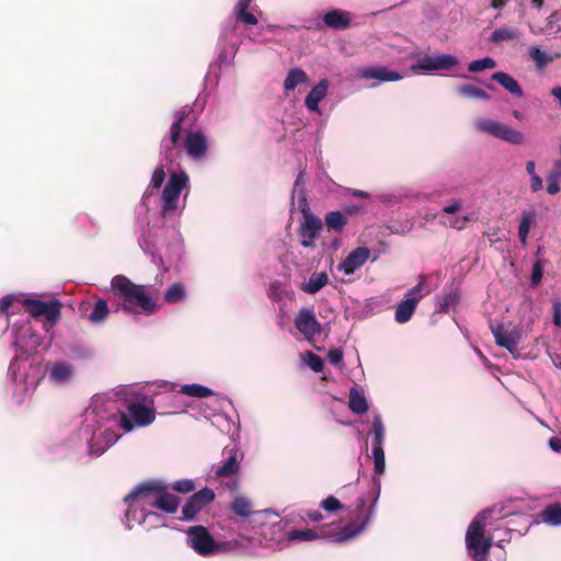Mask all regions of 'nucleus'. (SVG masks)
<instances>
[{
    "instance_id": "1",
    "label": "nucleus",
    "mask_w": 561,
    "mask_h": 561,
    "mask_svg": "<svg viewBox=\"0 0 561 561\" xmlns=\"http://www.w3.org/2000/svg\"><path fill=\"white\" fill-rule=\"evenodd\" d=\"M130 391V388H123L116 392V396H125V403L108 393L92 397L79 430V436L88 445L89 456H102L118 440L122 430L128 433L156 420L153 400L146 396L127 399Z\"/></svg>"
},
{
    "instance_id": "2",
    "label": "nucleus",
    "mask_w": 561,
    "mask_h": 561,
    "mask_svg": "<svg viewBox=\"0 0 561 561\" xmlns=\"http://www.w3.org/2000/svg\"><path fill=\"white\" fill-rule=\"evenodd\" d=\"M39 345L41 337L28 320L18 321L12 325L11 346L15 351V356L10 362L8 376L13 396L19 403H22L36 387V378L30 375L32 364L28 358L37 352Z\"/></svg>"
},
{
    "instance_id": "3",
    "label": "nucleus",
    "mask_w": 561,
    "mask_h": 561,
    "mask_svg": "<svg viewBox=\"0 0 561 561\" xmlns=\"http://www.w3.org/2000/svg\"><path fill=\"white\" fill-rule=\"evenodd\" d=\"M111 291L117 306L127 316L138 321L140 317H149L157 311L158 305L147 286L133 283L125 275H116L111 280Z\"/></svg>"
},
{
    "instance_id": "4",
    "label": "nucleus",
    "mask_w": 561,
    "mask_h": 561,
    "mask_svg": "<svg viewBox=\"0 0 561 561\" xmlns=\"http://www.w3.org/2000/svg\"><path fill=\"white\" fill-rule=\"evenodd\" d=\"M167 483L162 479H150L135 485L129 493L124 496L126 512L123 523L126 526H135L149 524L151 526H165L163 515L159 512L147 510L145 507L134 506V502L138 499H150L158 496L164 492Z\"/></svg>"
},
{
    "instance_id": "5",
    "label": "nucleus",
    "mask_w": 561,
    "mask_h": 561,
    "mask_svg": "<svg viewBox=\"0 0 561 561\" xmlns=\"http://www.w3.org/2000/svg\"><path fill=\"white\" fill-rule=\"evenodd\" d=\"M190 178L183 170L171 172L160 197V215L164 219L179 217L185 208Z\"/></svg>"
},
{
    "instance_id": "6",
    "label": "nucleus",
    "mask_w": 561,
    "mask_h": 561,
    "mask_svg": "<svg viewBox=\"0 0 561 561\" xmlns=\"http://www.w3.org/2000/svg\"><path fill=\"white\" fill-rule=\"evenodd\" d=\"M371 439V458L374 460V482L380 488L379 477L385 473L386 460H385V439L386 428L382 419L379 414H375L373 417L371 427L368 433Z\"/></svg>"
},
{
    "instance_id": "7",
    "label": "nucleus",
    "mask_w": 561,
    "mask_h": 561,
    "mask_svg": "<svg viewBox=\"0 0 561 561\" xmlns=\"http://www.w3.org/2000/svg\"><path fill=\"white\" fill-rule=\"evenodd\" d=\"M187 541L190 547L201 556H209L220 550H230L239 546L237 540L227 542L216 541L208 533V528H188Z\"/></svg>"
},
{
    "instance_id": "8",
    "label": "nucleus",
    "mask_w": 561,
    "mask_h": 561,
    "mask_svg": "<svg viewBox=\"0 0 561 561\" xmlns=\"http://www.w3.org/2000/svg\"><path fill=\"white\" fill-rule=\"evenodd\" d=\"M19 298L15 304H21L25 310L35 319L43 318L47 323L55 324L60 319L61 304L57 299L43 301L26 297L24 294H16Z\"/></svg>"
},
{
    "instance_id": "9",
    "label": "nucleus",
    "mask_w": 561,
    "mask_h": 561,
    "mask_svg": "<svg viewBox=\"0 0 561 561\" xmlns=\"http://www.w3.org/2000/svg\"><path fill=\"white\" fill-rule=\"evenodd\" d=\"M302 528L294 529L289 535V540H312L318 537L327 538L332 542H344L356 537L364 528Z\"/></svg>"
},
{
    "instance_id": "10",
    "label": "nucleus",
    "mask_w": 561,
    "mask_h": 561,
    "mask_svg": "<svg viewBox=\"0 0 561 561\" xmlns=\"http://www.w3.org/2000/svg\"><path fill=\"white\" fill-rule=\"evenodd\" d=\"M473 126L477 131L493 136L511 145L517 146L525 142V136L522 131L495 119L479 118Z\"/></svg>"
},
{
    "instance_id": "11",
    "label": "nucleus",
    "mask_w": 561,
    "mask_h": 561,
    "mask_svg": "<svg viewBox=\"0 0 561 561\" xmlns=\"http://www.w3.org/2000/svg\"><path fill=\"white\" fill-rule=\"evenodd\" d=\"M473 126L477 131L493 136L511 145L517 146L525 142V136L522 131L495 119L479 118Z\"/></svg>"
},
{
    "instance_id": "12",
    "label": "nucleus",
    "mask_w": 561,
    "mask_h": 561,
    "mask_svg": "<svg viewBox=\"0 0 561 561\" xmlns=\"http://www.w3.org/2000/svg\"><path fill=\"white\" fill-rule=\"evenodd\" d=\"M518 499L508 497L479 512L468 526H485L499 518L519 513Z\"/></svg>"
},
{
    "instance_id": "13",
    "label": "nucleus",
    "mask_w": 561,
    "mask_h": 561,
    "mask_svg": "<svg viewBox=\"0 0 561 561\" xmlns=\"http://www.w3.org/2000/svg\"><path fill=\"white\" fill-rule=\"evenodd\" d=\"M215 500V492L210 488H202L194 492L182 505L181 516L178 518L182 523H192L197 516Z\"/></svg>"
},
{
    "instance_id": "14",
    "label": "nucleus",
    "mask_w": 561,
    "mask_h": 561,
    "mask_svg": "<svg viewBox=\"0 0 561 561\" xmlns=\"http://www.w3.org/2000/svg\"><path fill=\"white\" fill-rule=\"evenodd\" d=\"M459 66V59L450 54L426 55L411 66L416 73H433L440 70H453Z\"/></svg>"
},
{
    "instance_id": "15",
    "label": "nucleus",
    "mask_w": 561,
    "mask_h": 561,
    "mask_svg": "<svg viewBox=\"0 0 561 561\" xmlns=\"http://www.w3.org/2000/svg\"><path fill=\"white\" fill-rule=\"evenodd\" d=\"M467 548L474 561H486L492 537L484 535V528H469L466 535Z\"/></svg>"
},
{
    "instance_id": "16",
    "label": "nucleus",
    "mask_w": 561,
    "mask_h": 561,
    "mask_svg": "<svg viewBox=\"0 0 561 561\" xmlns=\"http://www.w3.org/2000/svg\"><path fill=\"white\" fill-rule=\"evenodd\" d=\"M225 453L227 454V458L222 461V463L211 468L209 472V479H228L227 486L232 489L237 485L236 476L240 467V461L238 459V453L234 448L225 449Z\"/></svg>"
},
{
    "instance_id": "17",
    "label": "nucleus",
    "mask_w": 561,
    "mask_h": 561,
    "mask_svg": "<svg viewBox=\"0 0 561 561\" xmlns=\"http://www.w3.org/2000/svg\"><path fill=\"white\" fill-rule=\"evenodd\" d=\"M295 327L308 342L314 341L322 330L311 308H301L298 311L295 318Z\"/></svg>"
},
{
    "instance_id": "18",
    "label": "nucleus",
    "mask_w": 561,
    "mask_h": 561,
    "mask_svg": "<svg viewBox=\"0 0 561 561\" xmlns=\"http://www.w3.org/2000/svg\"><path fill=\"white\" fill-rule=\"evenodd\" d=\"M355 77L363 80H375L376 82L373 83L371 87H375L380 82L398 81L403 78L401 73L389 70L383 66L359 67L355 71Z\"/></svg>"
},
{
    "instance_id": "19",
    "label": "nucleus",
    "mask_w": 561,
    "mask_h": 561,
    "mask_svg": "<svg viewBox=\"0 0 561 561\" xmlns=\"http://www.w3.org/2000/svg\"><path fill=\"white\" fill-rule=\"evenodd\" d=\"M184 148L187 156L193 161H202L208 152L206 135L202 130H193L187 133L184 138Z\"/></svg>"
},
{
    "instance_id": "20",
    "label": "nucleus",
    "mask_w": 561,
    "mask_h": 561,
    "mask_svg": "<svg viewBox=\"0 0 561 561\" xmlns=\"http://www.w3.org/2000/svg\"><path fill=\"white\" fill-rule=\"evenodd\" d=\"M323 225L319 217L316 215H308L297 229L299 242L304 248H312L318 238Z\"/></svg>"
},
{
    "instance_id": "21",
    "label": "nucleus",
    "mask_w": 561,
    "mask_h": 561,
    "mask_svg": "<svg viewBox=\"0 0 561 561\" xmlns=\"http://www.w3.org/2000/svg\"><path fill=\"white\" fill-rule=\"evenodd\" d=\"M492 333L499 346L504 347L511 354L518 352V344L522 340V331L519 328L514 327L513 329L508 330L504 324H500L495 328H492Z\"/></svg>"
},
{
    "instance_id": "22",
    "label": "nucleus",
    "mask_w": 561,
    "mask_h": 561,
    "mask_svg": "<svg viewBox=\"0 0 561 561\" xmlns=\"http://www.w3.org/2000/svg\"><path fill=\"white\" fill-rule=\"evenodd\" d=\"M369 256L370 250L368 248L358 247L339 264L337 270L345 275H352L368 261Z\"/></svg>"
},
{
    "instance_id": "23",
    "label": "nucleus",
    "mask_w": 561,
    "mask_h": 561,
    "mask_svg": "<svg viewBox=\"0 0 561 561\" xmlns=\"http://www.w3.org/2000/svg\"><path fill=\"white\" fill-rule=\"evenodd\" d=\"M73 375V366L68 362H56L46 369V377L54 385L67 383Z\"/></svg>"
},
{
    "instance_id": "24",
    "label": "nucleus",
    "mask_w": 561,
    "mask_h": 561,
    "mask_svg": "<svg viewBox=\"0 0 561 561\" xmlns=\"http://www.w3.org/2000/svg\"><path fill=\"white\" fill-rule=\"evenodd\" d=\"M323 515L319 510H307V508H296L288 512L283 522L286 525L289 524H309V523H320L323 520Z\"/></svg>"
},
{
    "instance_id": "25",
    "label": "nucleus",
    "mask_w": 561,
    "mask_h": 561,
    "mask_svg": "<svg viewBox=\"0 0 561 561\" xmlns=\"http://www.w3.org/2000/svg\"><path fill=\"white\" fill-rule=\"evenodd\" d=\"M330 82L328 79H321L307 94L305 106L312 113L320 114L319 103L327 96Z\"/></svg>"
},
{
    "instance_id": "26",
    "label": "nucleus",
    "mask_w": 561,
    "mask_h": 561,
    "mask_svg": "<svg viewBox=\"0 0 561 561\" xmlns=\"http://www.w3.org/2000/svg\"><path fill=\"white\" fill-rule=\"evenodd\" d=\"M324 25L332 30H345L351 25L352 14L341 9H333L322 15Z\"/></svg>"
},
{
    "instance_id": "27",
    "label": "nucleus",
    "mask_w": 561,
    "mask_h": 561,
    "mask_svg": "<svg viewBox=\"0 0 561 561\" xmlns=\"http://www.w3.org/2000/svg\"><path fill=\"white\" fill-rule=\"evenodd\" d=\"M375 502L376 500L373 503H368L364 497H358L354 507L348 510L355 517V526H367L371 522Z\"/></svg>"
},
{
    "instance_id": "28",
    "label": "nucleus",
    "mask_w": 561,
    "mask_h": 561,
    "mask_svg": "<svg viewBox=\"0 0 561 561\" xmlns=\"http://www.w3.org/2000/svg\"><path fill=\"white\" fill-rule=\"evenodd\" d=\"M181 499L178 495L170 493V486L168 484L164 492H161L158 499L154 500L152 506L164 514L173 515L179 511Z\"/></svg>"
},
{
    "instance_id": "29",
    "label": "nucleus",
    "mask_w": 561,
    "mask_h": 561,
    "mask_svg": "<svg viewBox=\"0 0 561 561\" xmlns=\"http://www.w3.org/2000/svg\"><path fill=\"white\" fill-rule=\"evenodd\" d=\"M238 48L233 45H229L226 43H220L218 41L216 57L213 64L210 65V70H215L216 68L229 67L234 62V57Z\"/></svg>"
},
{
    "instance_id": "30",
    "label": "nucleus",
    "mask_w": 561,
    "mask_h": 561,
    "mask_svg": "<svg viewBox=\"0 0 561 561\" xmlns=\"http://www.w3.org/2000/svg\"><path fill=\"white\" fill-rule=\"evenodd\" d=\"M541 523L550 526H561V505L558 503L546 506L537 516L529 523V526L539 525Z\"/></svg>"
},
{
    "instance_id": "31",
    "label": "nucleus",
    "mask_w": 561,
    "mask_h": 561,
    "mask_svg": "<svg viewBox=\"0 0 561 561\" xmlns=\"http://www.w3.org/2000/svg\"><path fill=\"white\" fill-rule=\"evenodd\" d=\"M460 302V294L456 289H450L435 297V311L438 313H448L455 310Z\"/></svg>"
},
{
    "instance_id": "32",
    "label": "nucleus",
    "mask_w": 561,
    "mask_h": 561,
    "mask_svg": "<svg viewBox=\"0 0 561 561\" xmlns=\"http://www.w3.org/2000/svg\"><path fill=\"white\" fill-rule=\"evenodd\" d=\"M491 79L497 82L503 89L510 92L515 98H523L524 92L518 81L511 75L504 71H496L492 73Z\"/></svg>"
},
{
    "instance_id": "33",
    "label": "nucleus",
    "mask_w": 561,
    "mask_h": 561,
    "mask_svg": "<svg viewBox=\"0 0 561 561\" xmlns=\"http://www.w3.org/2000/svg\"><path fill=\"white\" fill-rule=\"evenodd\" d=\"M220 43H226L239 47L241 39L239 34V24L233 19H228L224 22L220 31L219 39Z\"/></svg>"
},
{
    "instance_id": "34",
    "label": "nucleus",
    "mask_w": 561,
    "mask_h": 561,
    "mask_svg": "<svg viewBox=\"0 0 561 561\" xmlns=\"http://www.w3.org/2000/svg\"><path fill=\"white\" fill-rule=\"evenodd\" d=\"M309 81L310 80L307 72L299 67H295L288 70L286 78L284 80L283 88L285 92H289L294 91L299 85L308 84Z\"/></svg>"
},
{
    "instance_id": "35",
    "label": "nucleus",
    "mask_w": 561,
    "mask_h": 561,
    "mask_svg": "<svg viewBox=\"0 0 561 561\" xmlns=\"http://www.w3.org/2000/svg\"><path fill=\"white\" fill-rule=\"evenodd\" d=\"M528 56L534 61L537 70L545 69L554 59L561 57L560 53L549 54L542 50L539 46H530L528 49Z\"/></svg>"
},
{
    "instance_id": "36",
    "label": "nucleus",
    "mask_w": 561,
    "mask_h": 561,
    "mask_svg": "<svg viewBox=\"0 0 561 561\" xmlns=\"http://www.w3.org/2000/svg\"><path fill=\"white\" fill-rule=\"evenodd\" d=\"M329 283V277L324 272L312 273L308 280L302 283L300 289L309 295H314L320 291Z\"/></svg>"
},
{
    "instance_id": "37",
    "label": "nucleus",
    "mask_w": 561,
    "mask_h": 561,
    "mask_svg": "<svg viewBox=\"0 0 561 561\" xmlns=\"http://www.w3.org/2000/svg\"><path fill=\"white\" fill-rule=\"evenodd\" d=\"M417 306V297H408L404 300H402L396 309L394 319L398 323H405L408 322Z\"/></svg>"
},
{
    "instance_id": "38",
    "label": "nucleus",
    "mask_w": 561,
    "mask_h": 561,
    "mask_svg": "<svg viewBox=\"0 0 561 561\" xmlns=\"http://www.w3.org/2000/svg\"><path fill=\"white\" fill-rule=\"evenodd\" d=\"M537 215L533 209L524 210L518 226V238L523 245L527 244L531 226L536 222Z\"/></svg>"
},
{
    "instance_id": "39",
    "label": "nucleus",
    "mask_w": 561,
    "mask_h": 561,
    "mask_svg": "<svg viewBox=\"0 0 561 561\" xmlns=\"http://www.w3.org/2000/svg\"><path fill=\"white\" fill-rule=\"evenodd\" d=\"M19 298L15 294H8L0 300V334L9 328V313L10 309L15 305Z\"/></svg>"
},
{
    "instance_id": "40",
    "label": "nucleus",
    "mask_w": 561,
    "mask_h": 561,
    "mask_svg": "<svg viewBox=\"0 0 561 561\" xmlns=\"http://www.w3.org/2000/svg\"><path fill=\"white\" fill-rule=\"evenodd\" d=\"M187 111L185 108L176 111L174 113V121L170 127V131L163 138L168 139L169 142L179 145L181 133L183 129V122L187 116Z\"/></svg>"
},
{
    "instance_id": "41",
    "label": "nucleus",
    "mask_w": 561,
    "mask_h": 561,
    "mask_svg": "<svg viewBox=\"0 0 561 561\" xmlns=\"http://www.w3.org/2000/svg\"><path fill=\"white\" fill-rule=\"evenodd\" d=\"M186 298V289L184 284L178 282L171 284L163 294L164 302L174 305L183 301Z\"/></svg>"
},
{
    "instance_id": "42",
    "label": "nucleus",
    "mask_w": 561,
    "mask_h": 561,
    "mask_svg": "<svg viewBox=\"0 0 561 561\" xmlns=\"http://www.w3.org/2000/svg\"><path fill=\"white\" fill-rule=\"evenodd\" d=\"M561 161H554L551 171L547 174V192L556 195L561 191Z\"/></svg>"
},
{
    "instance_id": "43",
    "label": "nucleus",
    "mask_w": 561,
    "mask_h": 561,
    "mask_svg": "<svg viewBox=\"0 0 561 561\" xmlns=\"http://www.w3.org/2000/svg\"><path fill=\"white\" fill-rule=\"evenodd\" d=\"M457 94L462 99L470 100H483L488 101L491 99L490 94L484 90L472 85V84H461L457 88Z\"/></svg>"
},
{
    "instance_id": "44",
    "label": "nucleus",
    "mask_w": 561,
    "mask_h": 561,
    "mask_svg": "<svg viewBox=\"0 0 561 561\" xmlns=\"http://www.w3.org/2000/svg\"><path fill=\"white\" fill-rule=\"evenodd\" d=\"M348 407L356 414H364L368 411L365 396L355 388H352L350 391Z\"/></svg>"
},
{
    "instance_id": "45",
    "label": "nucleus",
    "mask_w": 561,
    "mask_h": 561,
    "mask_svg": "<svg viewBox=\"0 0 561 561\" xmlns=\"http://www.w3.org/2000/svg\"><path fill=\"white\" fill-rule=\"evenodd\" d=\"M165 181V170H164V165L163 164H159L154 168L152 174H151V179H150V183H149V186L148 188L145 191L144 195H142V203L145 204L146 199L149 197L150 195V190H160L163 185Z\"/></svg>"
},
{
    "instance_id": "46",
    "label": "nucleus",
    "mask_w": 561,
    "mask_h": 561,
    "mask_svg": "<svg viewBox=\"0 0 561 561\" xmlns=\"http://www.w3.org/2000/svg\"><path fill=\"white\" fill-rule=\"evenodd\" d=\"M110 313V309L105 299L100 298L95 301L94 307L88 319L92 323H103Z\"/></svg>"
},
{
    "instance_id": "47",
    "label": "nucleus",
    "mask_w": 561,
    "mask_h": 561,
    "mask_svg": "<svg viewBox=\"0 0 561 561\" xmlns=\"http://www.w3.org/2000/svg\"><path fill=\"white\" fill-rule=\"evenodd\" d=\"M180 392L194 398H207L213 394L211 389L198 383L183 385Z\"/></svg>"
},
{
    "instance_id": "48",
    "label": "nucleus",
    "mask_w": 561,
    "mask_h": 561,
    "mask_svg": "<svg viewBox=\"0 0 561 561\" xmlns=\"http://www.w3.org/2000/svg\"><path fill=\"white\" fill-rule=\"evenodd\" d=\"M545 30L548 34L561 38V9L556 10L547 18Z\"/></svg>"
},
{
    "instance_id": "49",
    "label": "nucleus",
    "mask_w": 561,
    "mask_h": 561,
    "mask_svg": "<svg viewBox=\"0 0 561 561\" xmlns=\"http://www.w3.org/2000/svg\"><path fill=\"white\" fill-rule=\"evenodd\" d=\"M325 225L329 229L342 231L346 225V217L339 210L330 211L325 215Z\"/></svg>"
},
{
    "instance_id": "50",
    "label": "nucleus",
    "mask_w": 561,
    "mask_h": 561,
    "mask_svg": "<svg viewBox=\"0 0 561 561\" xmlns=\"http://www.w3.org/2000/svg\"><path fill=\"white\" fill-rule=\"evenodd\" d=\"M291 207L297 208L304 215V218L308 215H313L310 211L306 192L291 193Z\"/></svg>"
},
{
    "instance_id": "51",
    "label": "nucleus",
    "mask_w": 561,
    "mask_h": 561,
    "mask_svg": "<svg viewBox=\"0 0 561 561\" xmlns=\"http://www.w3.org/2000/svg\"><path fill=\"white\" fill-rule=\"evenodd\" d=\"M319 507L329 515H335L341 511H344L343 503L335 496L329 495L320 502Z\"/></svg>"
},
{
    "instance_id": "52",
    "label": "nucleus",
    "mask_w": 561,
    "mask_h": 561,
    "mask_svg": "<svg viewBox=\"0 0 561 561\" xmlns=\"http://www.w3.org/2000/svg\"><path fill=\"white\" fill-rule=\"evenodd\" d=\"M251 508V502L244 496H237L231 503V510L241 517L250 516Z\"/></svg>"
},
{
    "instance_id": "53",
    "label": "nucleus",
    "mask_w": 561,
    "mask_h": 561,
    "mask_svg": "<svg viewBox=\"0 0 561 561\" xmlns=\"http://www.w3.org/2000/svg\"><path fill=\"white\" fill-rule=\"evenodd\" d=\"M170 490L180 494H188L195 491L197 484L193 479H180L169 484Z\"/></svg>"
},
{
    "instance_id": "54",
    "label": "nucleus",
    "mask_w": 561,
    "mask_h": 561,
    "mask_svg": "<svg viewBox=\"0 0 561 561\" xmlns=\"http://www.w3.org/2000/svg\"><path fill=\"white\" fill-rule=\"evenodd\" d=\"M518 37V30L511 27H500L492 32L490 39L492 42L511 41Z\"/></svg>"
},
{
    "instance_id": "55",
    "label": "nucleus",
    "mask_w": 561,
    "mask_h": 561,
    "mask_svg": "<svg viewBox=\"0 0 561 561\" xmlns=\"http://www.w3.org/2000/svg\"><path fill=\"white\" fill-rule=\"evenodd\" d=\"M496 62L492 57H483L481 59L472 60L468 65V70L470 72H480L486 69H493L495 68Z\"/></svg>"
},
{
    "instance_id": "56",
    "label": "nucleus",
    "mask_w": 561,
    "mask_h": 561,
    "mask_svg": "<svg viewBox=\"0 0 561 561\" xmlns=\"http://www.w3.org/2000/svg\"><path fill=\"white\" fill-rule=\"evenodd\" d=\"M178 145L169 142L168 139L162 138L160 142V154L169 162H173L176 158Z\"/></svg>"
},
{
    "instance_id": "57",
    "label": "nucleus",
    "mask_w": 561,
    "mask_h": 561,
    "mask_svg": "<svg viewBox=\"0 0 561 561\" xmlns=\"http://www.w3.org/2000/svg\"><path fill=\"white\" fill-rule=\"evenodd\" d=\"M304 359L306 364L316 373H320L323 369L324 363L323 359L316 355L314 353L308 351L304 355Z\"/></svg>"
},
{
    "instance_id": "58",
    "label": "nucleus",
    "mask_w": 561,
    "mask_h": 561,
    "mask_svg": "<svg viewBox=\"0 0 561 561\" xmlns=\"http://www.w3.org/2000/svg\"><path fill=\"white\" fill-rule=\"evenodd\" d=\"M545 262L540 259L536 260L531 267L530 284L536 287L540 284L543 274Z\"/></svg>"
},
{
    "instance_id": "59",
    "label": "nucleus",
    "mask_w": 561,
    "mask_h": 561,
    "mask_svg": "<svg viewBox=\"0 0 561 561\" xmlns=\"http://www.w3.org/2000/svg\"><path fill=\"white\" fill-rule=\"evenodd\" d=\"M233 14L237 22H242L248 25H256L257 19L254 16V14L250 13L248 9L241 10V11H234Z\"/></svg>"
},
{
    "instance_id": "60",
    "label": "nucleus",
    "mask_w": 561,
    "mask_h": 561,
    "mask_svg": "<svg viewBox=\"0 0 561 561\" xmlns=\"http://www.w3.org/2000/svg\"><path fill=\"white\" fill-rule=\"evenodd\" d=\"M469 220H470L469 215H461V216L448 218L444 221V224L448 225L449 227H451L454 229L462 230V229H465V227Z\"/></svg>"
},
{
    "instance_id": "61",
    "label": "nucleus",
    "mask_w": 561,
    "mask_h": 561,
    "mask_svg": "<svg viewBox=\"0 0 561 561\" xmlns=\"http://www.w3.org/2000/svg\"><path fill=\"white\" fill-rule=\"evenodd\" d=\"M139 245L141 247L142 251L150 255L152 257V262L157 265H162L163 262H162V259L161 256L157 255L153 251V247L145 239V238H141L140 241H139Z\"/></svg>"
},
{
    "instance_id": "62",
    "label": "nucleus",
    "mask_w": 561,
    "mask_h": 561,
    "mask_svg": "<svg viewBox=\"0 0 561 561\" xmlns=\"http://www.w3.org/2000/svg\"><path fill=\"white\" fill-rule=\"evenodd\" d=\"M328 360L334 366H344L343 363V351L341 348H332L328 352Z\"/></svg>"
},
{
    "instance_id": "63",
    "label": "nucleus",
    "mask_w": 561,
    "mask_h": 561,
    "mask_svg": "<svg viewBox=\"0 0 561 561\" xmlns=\"http://www.w3.org/2000/svg\"><path fill=\"white\" fill-rule=\"evenodd\" d=\"M462 205L461 199H451L443 207V211L450 215L458 214L462 209Z\"/></svg>"
},
{
    "instance_id": "64",
    "label": "nucleus",
    "mask_w": 561,
    "mask_h": 561,
    "mask_svg": "<svg viewBox=\"0 0 561 561\" xmlns=\"http://www.w3.org/2000/svg\"><path fill=\"white\" fill-rule=\"evenodd\" d=\"M552 322L556 327L561 328V300L560 299L553 300Z\"/></svg>"
}]
</instances>
